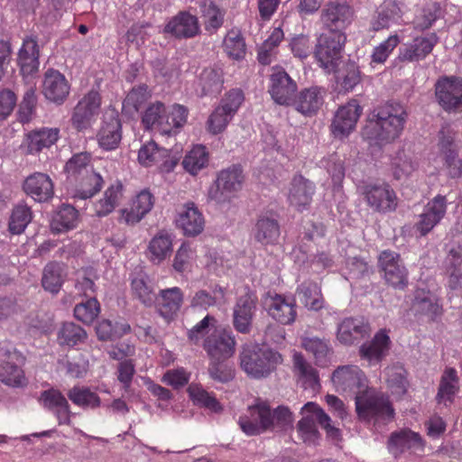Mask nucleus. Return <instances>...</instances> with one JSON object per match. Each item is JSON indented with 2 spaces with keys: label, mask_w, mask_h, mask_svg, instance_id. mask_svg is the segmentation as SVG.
<instances>
[{
  "label": "nucleus",
  "mask_w": 462,
  "mask_h": 462,
  "mask_svg": "<svg viewBox=\"0 0 462 462\" xmlns=\"http://www.w3.org/2000/svg\"><path fill=\"white\" fill-rule=\"evenodd\" d=\"M331 380L337 392L356 395V410L360 420L385 423L393 419L394 410L388 398L367 386V378L357 365L339 366Z\"/></svg>",
  "instance_id": "1"
},
{
  "label": "nucleus",
  "mask_w": 462,
  "mask_h": 462,
  "mask_svg": "<svg viewBox=\"0 0 462 462\" xmlns=\"http://www.w3.org/2000/svg\"><path fill=\"white\" fill-rule=\"evenodd\" d=\"M293 420V414L288 407L279 406L272 411L265 402L257 401L240 416L238 424L246 435L254 436L268 430H283L291 427Z\"/></svg>",
  "instance_id": "2"
},
{
  "label": "nucleus",
  "mask_w": 462,
  "mask_h": 462,
  "mask_svg": "<svg viewBox=\"0 0 462 462\" xmlns=\"http://www.w3.org/2000/svg\"><path fill=\"white\" fill-rule=\"evenodd\" d=\"M407 119L405 109L400 105L387 104L374 110L373 118L363 130V137L370 145H384L399 138Z\"/></svg>",
  "instance_id": "3"
},
{
  "label": "nucleus",
  "mask_w": 462,
  "mask_h": 462,
  "mask_svg": "<svg viewBox=\"0 0 462 462\" xmlns=\"http://www.w3.org/2000/svg\"><path fill=\"white\" fill-rule=\"evenodd\" d=\"M65 171L69 179L79 181L77 198L89 199L102 188L103 179L94 171L89 153L80 152L72 156L65 165Z\"/></svg>",
  "instance_id": "4"
},
{
  "label": "nucleus",
  "mask_w": 462,
  "mask_h": 462,
  "mask_svg": "<svg viewBox=\"0 0 462 462\" xmlns=\"http://www.w3.org/2000/svg\"><path fill=\"white\" fill-rule=\"evenodd\" d=\"M282 362L280 353L256 344L244 346L240 353L241 368L248 376L256 379L268 376Z\"/></svg>",
  "instance_id": "5"
},
{
  "label": "nucleus",
  "mask_w": 462,
  "mask_h": 462,
  "mask_svg": "<svg viewBox=\"0 0 462 462\" xmlns=\"http://www.w3.org/2000/svg\"><path fill=\"white\" fill-rule=\"evenodd\" d=\"M166 106L162 102H155L148 106L143 116V124L147 129L159 132L162 134H173L187 122L188 109L179 104L171 106V121L168 122Z\"/></svg>",
  "instance_id": "6"
},
{
  "label": "nucleus",
  "mask_w": 462,
  "mask_h": 462,
  "mask_svg": "<svg viewBox=\"0 0 462 462\" xmlns=\"http://www.w3.org/2000/svg\"><path fill=\"white\" fill-rule=\"evenodd\" d=\"M301 413L303 418L298 422V432L305 443L315 445L318 442L319 433L316 427V421L326 430L329 438L333 440L339 439V430L331 425L330 417L317 403L307 402L301 408Z\"/></svg>",
  "instance_id": "7"
},
{
  "label": "nucleus",
  "mask_w": 462,
  "mask_h": 462,
  "mask_svg": "<svg viewBox=\"0 0 462 462\" xmlns=\"http://www.w3.org/2000/svg\"><path fill=\"white\" fill-rule=\"evenodd\" d=\"M346 41V33L323 32L317 38L314 57L319 66L327 72H334L342 57Z\"/></svg>",
  "instance_id": "8"
},
{
  "label": "nucleus",
  "mask_w": 462,
  "mask_h": 462,
  "mask_svg": "<svg viewBox=\"0 0 462 462\" xmlns=\"http://www.w3.org/2000/svg\"><path fill=\"white\" fill-rule=\"evenodd\" d=\"M244 181L240 166L232 165L224 169L217 173L215 185L208 190V198L218 205L228 204L242 189Z\"/></svg>",
  "instance_id": "9"
},
{
  "label": "nucleus",
  "mask_w": 462,
  "mask_h": 462,
  "mask_svg": "<svg viewBox=\"0 0 462 462\" xmlns=\"http://www.w3.org/2000/svg\"><path fill=\"white\" fill-rule=\"evenodd\" d=\"M137 160L143 167H156L162 172H170L177 165L180 155L177 152H172L149 141L141 145Z\"/></svg>",
  "instance_id": "10"
},
{
  "label": "nucleus",
  "mask_w": 462,
  "mask_h": 462,
  "mask_svg": "<svg viewBox=\"0 0 462 462\" xmlns=\"http://www.w3.org/2000/svg\"><path fill=\"white\" fill-rule=\"evenodd\" d=\"M367 205L378 212H392L397 208V197L394 190L387 183H368L361 188Z\"/></svg>",
  "instance_id": "11"
},
{
  "label": "nucleus",
  "mask_w": 462,
  "mask_h": 462,
  "mask_svg": "<svg viewBox=\"0 0 462 462\" xmlns=\"http://www.w3.org/2000/svg\"><path fill=\"white\" fill-rule=\"evenodd\" d=\"M436 97L446 111H462V79L443 77L435 85Z\"/></svg>",
  "instance_id": "12"
},
{
  "label": "nucleus",
  "mask_w": 462,
  "mask_h": 462,
  "mask_svg": "<svg viewBox=\"0 0 462 462\" xmlns=\"http://www.w3.org/2000/svg\"><path fill=\"white\" fill-rule=\"evenodd\" d=\"M362 110L356 99H351L346 105L341 106L335 113L330 126L334 137L346 138L355 130Z\"/></svg>",
  "instance_id": "13"
},
{
  "label": "nucleus",
  "mask_w": 462,
  "mask_h": 462,
  "mask_svg": "<svg viewBox=\"0 0 462 462\" xmlns=\"http://www.w3.org/2000/svg\"><path fill=\"white\" fill-rule=\"evenodd\" d=\"M101 96L97 90H90L77 104L72 115V125L78 130L89 127L100 112Z\"/></svg>",
  "instance_id": "14"
},
{
  "label": "nucleus",
  "mask_w": 462,
  "mask_h": 462,
  "mask_svg": "<svg viewBox=\"0 0 462 462\" xmlns=\"http://www.w3.org/2000/svg\"><path fill=\"white\" fill-rule=\"evenodd\" d=\"M353 12L345 3L329 2L322 10L320 20L327 32L345 33L351 23Z\"/></svg>",
  "instance_id": "15"
},
{
  "label": "nucleus",
  "mask_w": 462,
  "mask_h": 462,
  "mask_svg": "<svg viewBox=\"0 0 462 462\" xmlns=\"http://www.w3.org/2000/svg\"><path fill=\"white\" fill-rule=\"evenodd\" d=\"M378 261L387 283L399 289L406 286L407 271L401 262L399 254L390 250L383 251Z\"/></svg>",
  "instance_id": "16"
},
{
  "label": "nucleus",
  "mask_w": 462,
  "mask_h": 462,
  "mask_svg": "<svg viewBox=\"0 0 462 462\" xmlns=\"http://www.w3.org/2000/svg\"><path fill=\"white\" fill-rule=\"evenodd\" d=\"M447 203L445 196L437 195L425 205L415 226L420 236H426L441 221L447 211Z\"/></svg>",
  "instance_id": "17"
},
{
  "label": "nucleus",
  "mask_w": 462,
  "mask_h": 462,
  "mask_svg": "<svg viewBox=\"0 0 462 462\" xmlns=\"http://www.w3.org/2000/svg\"><path fill=\"white\" fill-rule=\"evenodd\" d=\"M439 148L443 157V170L447 176L451 179H457L462 176V159L458 156L460 144L450 135L441 136L439 142Z\"/></svg>",
  "instance_id": "18"
},
{
  "label": "nucleus",
  "mask_w": 462,
  "mask_h": 462,
  "mask_svg": "<svg viewBox=\"0 0 462 462\" xmlns=\"http://www.w3.org/2000/svg\"><path fill=\"white\" fill-rule=\"evenodd\" d=\"M155 198L147 189L136 193L128 208L121 210V217L127 225L139 223L153 208Z\"/></svg>",
  "instance_id": "19"
},
{
  "label": "nucleus",
  "mask_w": 462,
  "mask_h": 462,
  "mask_svg": "<svg viewBox=\"0 0 462 462\" xmlns=\"http://www.w3.org/2000/svg\"><path fill=\"white\" fill-rule=\"evenodd\" d=\"M391 347L389 330L382 328L375 333L370 342L364 343L359 355L369 365H378L388 354Z\"/></svg>",
  "instance_id": "20"
},
{
  "label": "nucleus",
  "mask_w": 462,
  "mask_h": 462,
  "mask_svg": "<svg viewBox=\"0 0 462 462\" xmlns=\"http://www.w3.org/2000/svg\"><path fill=\"white\" fill-rule=\"evenodd\" d=\"M203 346L211 360H226L234 355L236 340L231 333L217 331L204 339Z\"/></svg>",
  "instance_id": "21"
},
{
  "label": "nucleus",
  "mask_w": 462,
  "mask_h": 462,
  "mask_svg": "<svg viewBox=\"0 0 462 462\" xmlns=\"http://www.w3.org/2000/svg\"><path fill=\"white\" fill-rule=\"evenodd\" d=\"M256 311V299L253 294L240 297L233 308V325L239 333L251 331L253 319Z\"/></svg>",
  "instance_id": "22"
},
{
  "label": "nucleus",
  "mask_w": 462,
  "mask_h": 462,
  "mask_svg": "<svg viewBox=\"0 0 462 462\" xmlns=\"http://www.w3.org/2000/svg\"><path fill=\"white\" fill-rule=\"evenodd\" d=\"M438 42L435 33L419 36L399 50V59L402 61H418L425 59Z\"/></svg>",
  "instance_id": "23"
},
{
  "label": "nucleus",
  "mask_w": 462,
  "mask_h": 462,
  "mask_svg": "<svg viewBox=\"0 0 462 462\" xmlns=\"http://www.w3.org/2000/svg\"><path fill=\"white\" fill-rule=\"evenodd\" d=\"M24 192L37 202H46L53 197L54 186L46 173L34 172L28 176L23 185Z\"/></svg>",
  "instance_id": "24"
},
{
  "label": "nucleus",
  "mask_w": 462,
  "mask_h": 462,
  "mask_svg": "<svg viewBox=\"0 0 462 462\" xmlns=\"http://www.w3.org/2000/svg\"><path fill=\"white\" fill-rule=\"evenodd\" d=\"M69 84L65 76L55 69H49L44 75L42 93L54 103L61 104L69 94Z\"/></svg>",
  "instance_id": "25"
},
{
  "label": "nucleus",
  "mask_w": 462,
  "mask_h": 462,
  "mask_svg": "<svg viewBox=\"0 0 462 462\" xmlns=\"http://www.w3.org/2000/svg\"><path fill=\"white\" fill-rule=\"evenodd\" d=\"M176 225L185 236H195L203 231L205 219L198 207L193 202H188L179 211Z\"/></svg>",
  "instance_id": "26"
},
{
  "label": "nucleus",
  "mask_w": 462,
  "mask_h": 462,
  "mask_svg": "<svg viewBox=\"0 0 462 462\" xmlns=\"http://www.w3.org/2000/svg\"><path fill=\"white\" fill-rule=\"evenodd\" d=\"M270 80L269 92L273 99L277 104L288 105L297 88L295 82L282 69H275Z\"/></svg>",
  "instance_id": "27"
},
{
  "label": "nucleus",
  "mask_w": 462,
  "mask_h": 462,
  "mask_svg": "<svg viewBox=\"0 0 462 462\" xmlns=\"http://www.w3.org/2000/svg\"><path fill=\"white\" fill-rule=\"evenodd\" d=\"M200 32L199 20L187 12H180L165 25L164 32L176 38H191Z\"/></svg>",
  "instance_id": "28"
},
{
  "label": "nucleus",
  "mask_w": 462,
  "mask_h": 462,
  "mask_svg": "<svg viewBox=\"0 0 462 462\" xmlns=\"http://www.w3.org/2000/svg\"><path fill=\"white\" fill-rule=\"evenodd\" d=\"M315 186L301 175L293 177L288 191V200L296 209L301 211L311 202Z\"/></svg>",
  "instance_id": "29"
},
{
  "label": "nucleus",
  "mask_w": 462,
  "mask_h": 462,
  "mask_svg": "<svg viewBox=\"0 0 462 462\" xmlns=\"http://www.w3.org/2000/svg\"><path fill=\"white\" fill-rule=\"evenodd\" d=\"M121 128V122L115 112L106 116L97 134L99 146L107 151L116 149L122 139Z\"/></svg>",
  "instance_id": "30"
},
{
  "label": "nucleus",
  "mask_w": 462,
  "mask_h": 462,
  "mask_svg": "<svg viewBox=\"0 0 462 462\" xmlns=\"http://www.w3.org/2000/svg\"><path fill=\"white\" fill-rule=\"evenodd\" d=\"M256 241L262 245H273L280 236V226L273 212H265L259 216L254 229Z\"/></svg>",
  "instance_id": "31"
},
{
  "label": "nucleus",
  "mask_w": 462,
  "mask_h": 462,
  "mask_svg": "<svg viewBox=\"0 0 462 462\" xmlns=\"http://www.w3.org/2000/svg\"><path fill=\"white\" fill-rule=\"evenodd\" d=\"M40 50L36 39L27 37L18 51L17 62L23 76H31L39 69Z\"/></svg>",
  "instance_id": "32"
},
{
  "label": "nucleus",
  "mask_w": 462,
  "mask_h": 462,
  "mask_svg": "<svg viewBox=\"0 0 462 462\" xmlns=\"http://www.w3.org/2000/svg\"><path fill=\"white\" fill-rule=\"evenodd\" d=\"M173 239L171 234L164 230L159 231L148 243L146 257L153 264H160L172 253Z\"/></svg>",
  "instance_id": "33"
},
{
  "label": "nucleus",
  "mask_w": 462,
  "mask_h": 462,
  "mask_svg": "<svg viewBox=\"0 0 462 462\" xmlns=\"http://www.w3.org/2000/svg\"><path fill=\"white\" fill-rule=\"evenodd\" d=\"M423 446L420 435L408 429L393 432L388 440V449L395 457L408 449H418Z\"/></svg>",
  "instance_id": "34"
},
{
  "label": "nucleus",
  "mask_w": 462,
  "mask_h": 462,
  "mask_svg": "<svg viewBox=\"0 0 462 462\" xmlns=\"http://www.w3.org/2000/svg\"><path fill=\"white\" fill-rule=\"evenodd\" d=\"M270 316L283 325L292 323L296 318L295 302L292 299H286L282 295L270 297L266 302Z\"/></svg>",
  "instance_id": "35"
},
{
  "label": "nucleus",
  "mask_w": 462,
  "mask_h": 462,
  "mask_svg": "<svg viewBox=\"0 0 462 462\" xmlns=\"http://www.w3.org/2000/svg\"><path fill=\"white\" fill-rule=\"evenodd\" d=\"M324 94L325 91L318 87L304 89L294 101L295 108L303 115L315 114L323 104Z\"/></svg>",
  "instance_id": "36"
},
{
  "label": "nucleus",
  "mask_w": 462,
  "mask_h": 462,
  "mask_svg": "<svg viewBox=\"0 0 462 462\" xmlns=\"http://www.w3.org/2000/svg\"><path fill=\"white\" fill-rule=\"evenodd\" d=\"M156 300L160 314L165 319H171L180 310L183 293L179 287H172L162 290Z\"/></svg>",
  "instance_id": "37"
},
{
  "label": "nucleus",
  "mask_w": 462,
  "mask_h": 462,
  "mask_svg": "<svg viewBox=\"0 0 462 462\" xmlns=\"http://www.w3.org/2000/svg\"><path fill=\"white\" fill-rule=\"evenodd\" d=\"M412 310L416 314L424 315L432 320L442 313V308L438 298L433 293L423 290L416 291Z\"/></svg>",
  "instance_id": "38"
},
{
  "label": "nucleus",
  "mask_w": 462,
  "mask_h": 462,
  "mask_svg": "<svg viewBox=\"0 0 462 462\" xmlns=\"http://www.w3.org/2000/svg\"><path fill=\"white\" fill-rule=\"evenodd\" d=\"M369 332V326L359 319H346L337 327V338L342 344L350 345L359 337Z\"/></svg>",
  "instance_id": "39"
},
{
  "label": "nucleus",
  "mask_w": 462,
  "mask_h": 462,
  "mask_svg": "<svg viewBox=\"0 0 462 462\" xmlns=\"http://www.w3.org/2000/svg\"><path fill=\"white\" fill-rule=\"evenodd\" d=\"M401 19L402 10L397 3L393 0H385L379 6L372 25L374 30L379 31L398 23Z\"/></svg>",
  "instance_id": "40"
},
{
  "label": "nucleus",
  "mask_w": 462,
  "mask_h": 462,
  "mask_svg": "<svg viewBox=\"0 0 462 462\" xmlns=\"http://www.w3.org/2000/svg\"><path fill=\"white\" fill-rule=\"evenodd\" d=\"M19 356L14 353L10 356V361L0 365V382L11 387H23L26 385L27 380L23 369L14 363Z\"/></svg>",
  "instance_id": "41"
},
{
  "label": "nucleus",
  "mask_w": 462,
  "mask_h": 462,
  "mask_svg": "<svg viewBox=\"0 0 462 462\" xmlns=\"http://www.w3.org/2000/svg\"><path fill=\"white\" fill-rule=\"evenodd\" d=\"M60 136L59 128H42L27 134L28 149L31 153L40 152L54 144Z\"/></svg>",
  "instance_id": "42"
},
{
  "label": "nucleus",
  "mask_w": 462,
  "mask_h": 462,
  "mask_svg": "<svg viewBox=\"0 0 462 462\" xmlns=\"http://www.w3.org/2000/svg\"><path fill=\"white\" fill-rule=\"evenodd\" d=\"M123 198V185L116 181L111 184L104 192L103 198L95 204L96 214L99 217L111 213Z\"/></svg>",
  "instance_id": "43"
},
{
  "label": "nucleus",
  "mask_w": 462,
  "mask_h": 462,
  "mask_svg": "<svg viewBox=\"0 0 462 462\" xmlns=\"http://www.w3.org/2000/svg\"><path fill=\"white\" fill-rule=\"evenodd\" d=\"M78 223V211L69 205H63L54 215L51 222L53 233H63L76 227Z\"/></svg>",
  "instance_id": "44"
},
{
  "label": "nucleus",
  "mask_w": 462,
  "mask_h": 462,
  "mask_svg": "<svg viewBox=\"0 0 462 462\" xmlns=\"http://www.w3.org/2000/svg\"><path fill=\"white\" fill-rule=\"evenodd\" d=\"M32 219L31 208L23 202L16 204L12 209L8 230L13 235H21Z\"/></svg>",
  "instance_id": "45"
},
{
  "label": "nucleus",
  "mask_w": 462,
  "mask_h": 462,
  "mask_svg": "<svg viewBox=\"0 0 462 462\" xmlns=\"http://www.w3.org/2000/svg\"><path fill=\"white\" fill-rule=\"evenodd\" d=\"M131 291L133 296L145 306H152L156 300L153 287L145 274H137L132 279Z\"/></svg>",
  "instance_id": "46"
},
{
  "label": "nucleus",
  "mask_w": 462,
  "mask_h": 462,
  "mask_svg": "<svg viewBox=\"0 0 462 462\" xmlns=\"http://www.w3.org/2000/svg\"><path fill=\"white\" fill-rule=\"evenodd\" d=\"M445 268L448 277V287L457 290L462 284V253L450 250L446 258Z\"/></svg>",
  "instance_id": "47"
},
{
  "label": "nucleus",
  "mask_w": 462,
  "mask_h": 462,
  "mask_svg": "<svg viewBox=\"0 0 462 462\" xmlns=\"http://www.w3.org/2000/svg\"><path fill=\"white\" fill-rule=\"evenodd\" d=\"M226 302V290L223 287L216 286L212 293L205 290L198 291L191 300V307L207 310L211 306Z\"/></svg>",
  "instance_id": "48"
},
{
  "label": "nucleus",
  "mask_w": 462,
  "mask_h": 462,
  "mask_svg": "<svg viewBox=\"0 0 462 462\" xmlns=\"http://www.w3.org/2000/svg\"><path fill=\"white\" fill-rule=\"evenodd\" d=\"M130 325L125 321L112 322L109 319H103L97 323L96 333L100 340H116L130 331Z\"/></svg>",
  "instance_id": "49"
},
{
  "label": "nucleus",
  "mask_w": 462,
  "mask_h": 462,
  "mask_svg": "<svg viewBox=\"0 0 462 462\" xmlns=\"http://www.w3.org/2000/svg\"><path fill=\"white\" fill-rule=\"evenodd\" d=\"M284 38L280 27L274 28L258 50V60L263 65L270 64L277 53V47Z\"/></svg>",
  "instance_id": "50"
},
{
  "label": "nucleus",
  "mask_w": 462,
  "mask_h": 462,
  "mask_svg": "<svg viewBox=\"0 0 462 462\" xmlns=\"http://www.w3.org/2000/svg\"><path fill=\"white\" fill-rule=\"evenodd\" d=\"M208 163V152L205 146L198 144L186 154L182 165L192 175H196Z\"/></svg>",
  "instance_id": "51"
},
{
  "label": "nucleus",
  "mask_w": 462,
  "mask_h": 462,
  "mask_svg": "<svg viewBox=\"0 0 462 462\" xmlns=\"http://www.w3.org/2000/svg\"><path fill=\"white\" fill-rule=\"evenodd\" d=\"M151 91L144 84L132 88L123 102V111L130 116L138 112L150 98Z\"/></svg>",
  "instance_id": "52"
},
{
  "label": "nucleus",
  "mask_w": 462,
  "mask_h": 462,
  "mask_svg": "<svg viewBox=\"0 0 462 462\" xmlns=\"http://www.w3.org/2000/svg\"><path fill=\"white\" fill-rule=\"evenodd\" d=\"M69 399L83 409H95L100 405V398L88 387L74 386L68 393Z\"/></svg>",
  "instance_id": "53"
},
{
  "label": "nucleus",
  "mask_w": 462,
  "mask_h": 462,
  "mask_svg": "<svg viewBox=\"0 0 462 462\" xmlns=\"http://www.w3.org/2000/svg\"><path fill=\"white\" fill-rule=\"evenodd\" d=\"M196 260V248L190 244L183 243L176 251L172 267L178 273L190 272Z\"/></svg>",
  "instance_id": "54"
},
{
  "label": "nucleus",
  "mask_w": 462,
  "mask_h": 462,
  "mask_svg": "<svg viewBox=\"0 0 462 462\" xmlns=\"http://www.w3.org/2000/svg\"><path fill=\"white\" fill-rule=\"evenodd\" d=\"M293 367L296 374L302 380L304 386L315 388L319 385L317 371L309 365L300 353L293 354Z\"/></svg>",
  "instance_id": "55"
},
{
  "label": "nucleus",
  "mask_w": 462,
  "mask_h": 462,
  "mask_svg": "<svg viewBox=\"0 0 462 462\" xmlns=\"http://www.w3.org/2000/svg\"><path fill=\"white\" fill-rule=\"evenodd\" d=\"M298 295L300 301L310 310H318L322 307V297L319 286L316 282H305L300 285Z\"/></svg>",
  "instance_id": "56"
},
{
  "label": "nucleus",
  "mask_w": 462,
  "mask_h": 462,
  "mask_svg": "<svg viewBox=\"0 0 462 462\" xmlns=\"http://www.w3.org/2000/svg\"><path fill=\"white\" fill-rule=\"evenodd\" d=\"M458 391V378L453 368L446 369L439 383L437 398L439 402H451Z\"/></svg>",
  "instance_id": "57"
},
{
  "label": "nucleus",
  "mask_w": 462,
  "mask_h": 462,
  "mask_svg": "<svg viewBox=\"0 0 462 462\" xmlns=\"http://www.w3.org/2000/svg\"><path fill=\"white\" fill-rule=\"evenodd\" d=\"M199 8L207 31H216L223 24L224 13L215 5L212 0L201 1L199 4Z\"/></svg>",
  "instance_id": "58"
},
{
  "label": "nucleus",
  "mask_w": 462,
  "mask_h": 462,
  "mask_svg": "<svg viewBox=\"0 0 462 462\" xmlns=\"http://www.w3.org/2000/svg\"><path fill=\"white\" fill-rule=\"evenodd\" d=\"M86 338V331L73 322L64 323L58 332V341L63 346H74L84 342Z\"/></svg>",
  "instance_id": "59"
},
{
  "label": "nucleus",
  "mask_w": 462,
  "mask_h": 462,
  "mask_svg": "<svg viewBox=\"0 0 462 462\" xmlns=\"http://www.w3.org/2000/svg\"><path fill=\"white\" fill-rule=\"evenodd\" d=\"M224 51L233 60H242L245 55V43L241 32L231 30L226 35L223 42Z\"/></svg>",
  "instance_id": "60"
},
{
  "label": "nucleus",
  "mask_w": 462,
  "mask_h": 462,
  "mask_svg": "<svg viewBox=\"0 0 462 462\" xmlns=\"http://www.w3.org/2000/svg\"><path fill=\"white\" fill-rule=\"evenodd\" d=\"M386 383L393 394L402 395L406 392V371L402 365H395L385 368Z\"/></svg>",
  "instance_id": "61"
},
{
  "label": "nucleus",
  "mask_w": 462,
  "mask_h": 462,
  "mask_svg": "<svg viewBox=\"0 0 462 462\" xmlns=\"http://www.w3.org/2000/svg\"><path fill=\"white\" fill-rule=\"evenodd\" d=\"M188 393L195 404L205 407L214 412H219L222 410V406L216 397L208 393L200 385L190 384L188 388Z\"/></svg>",
  "instance_id": "62"
},
{
  "label": "nucleus",
  "mask_w": 462,
  "mask_h": 462,
  "mask_svg": "<svg viewBox=\"0 0 462 462\" xmlns=\"http://www.w3.org/2000/svg\"><path fill=\"white\" fill-rule=\"evenodd\" d=\"M223 71L219 68H207L199 76V84L202 88L201 95L218 92L223 85Z\"/></svg>",
  "instance_id": "63"
},
{
  "label": "nucleus",
  "mask_w": 462,
  "mask_h": 462,
  "mask_svg": "<svg viewBox=\"0 0 462 462\" xmlns=\"http://www.w3.org/2000/svg\"><path fill=\"white\" fill-rule=\"evenodd\" d=\"M63 282L62 268L58 263H49L45 266L42 280L44 290L58 293Z\"/></svg>",
  "instance_id": "64"
}]
</instances>
